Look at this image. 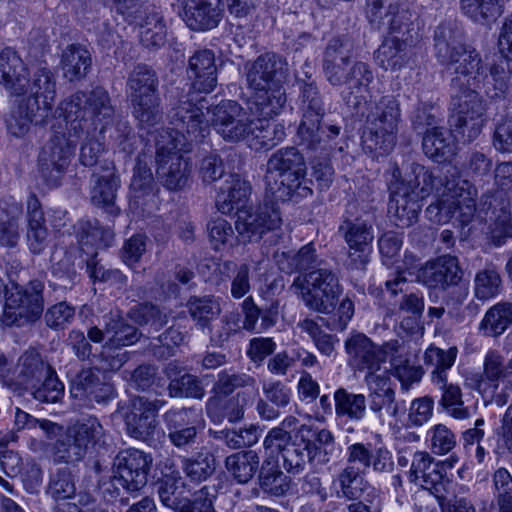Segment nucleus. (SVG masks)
I'll use <instances>...</instances> for the list:
<instances>
[{
	"label": "nucleus",
	"instance_id": "obj_59",
	"mask_svg": "<svg viewBox=\"0 0 512 512\" xmlns=\"http://www.w3.org/2000/svg\"><path fill=\"white\" fill-rule=\"evenodd\" d=\"M461 12L475 23L489 24L501 16L504 0H460Z\"/></svg>",
	"mask_w": 512,
	"mask_h": 512
},
{
	"label": "nucleus",
	"instance_id": "obj_45",
	"mask_svg": "<svg viewBox=\"0 0 512 512\" xmlns=\"http://www.w3.org/2000/svg\"><path fill=\"white\" fill-rule=\"evenodd\" d=\"M91 64V54L81 44H70L62 51L60 66L64 78L70 82L85 78L91 68Z\"/></svg>",
	"mask_w": 512,
	"mask_h": 512
},
{
	"label": "nucleus",
	"instance_id": "obj_8",
	"mask_svg": "<svg viewBox=\"0 0 512 512\" xmlns=\"http://www.w3.org/2000/svg\"><path fill=\"white\" fill-rule=\"evenodd\" d=\"M291 287L308 309L322 314L335 311L343 292L337 273L326 263L299 274Z\"/></svg>",
	"mask_w": 512,
	"mask_h": 512
},
{
	"label": "nucleus",
	"instance_id": "obj_43",
	"mask_svg": "<svg viewBox=\"0 0 512 512\" xmlns=\"http://www.w3.org/2000/svg\"><path fill=\"white\" fill-rule=\"evenodd\" d=\"M212 390L216 396L224 397L230 396L236 390H238L237 393H250V395H258L259 392L255 377L234 368L219 371Z\"/></svg>",
	"mask_w": 512,
	"mask_h": 512
},
{
	"label": "nucleus",
	"instance_id": "obj_58",
	"mask_svg": "<svg viewBox=\"0 0 512 512\" xmlns=\"http://www.w3.org/2000/svg\"><path fill=\"white\" fill-rule=\"evenodd\" d=\"M333 484L338 486L337 495L347 500H358L368 486L362 470L345 466L334 477Z\"/></svg>",
	"mask_w": 512,
	"mask_h": 512
},
{
	"label": "nucleus",
	"instance_id": "obj_35",
	"mask_svg": "<svg viewBox=\"0 0 512 512\" xmlns=\"http://www.w3.org/2000/svg\"><path fill=\"white\" fill-rule=\"evenodd\" d=\"M104 174L92 175V187L90 191L91 201L95 206L103 208L107 213L117 215L119 209L115 206L117 190L120 187V180L113 172V164L104 161Z\"/></svg>",
	"mask_w": 512,
	"mask_h": 512
},
{
	"label": "nucleus",
	"instance_id": "obj_10",
	"mask_svg": "<svg viewBox=\"0 0 512 512\" xmlns=\"http://www.w3.org/2000/svg\"><path fill=\"white\" fill-rule=\"evenodd\" d=\"M171 96L168 117L170 123L180 134L187 144L202 143L209 135L210 128L205 118L204 110H210L209 102L206 97L201 96L199 92L188 88Z\"/></svg>",
	"mask_w": 512,
	"mask_h": 512
},
{
	"label": "nucleus",
	"instance_id": "obj_39",
	"mask_svg": "<svg viewBox=\"0 0 512 512\" xmlns=\"http://www.w3.org/2000/svg\"><path fill=\"white\" fill-rule=\"evenodd\" d=\"M40 110V104L35 98L22 99L6 120L8 132L15 137H22L29 131L32 123L44 124L50 114L43 113L42 116Z\"/></svg>",
	"mask_w": 512,
	"mask_h": 512
},
{
	"label": "nucleus",
	"instance_id": "obj_37",
	"mask_svg": "<svg viewBox=\"0 0 512 512\" xmlns=\"http://www.w3.org/2000/svg\"><path fill=\"white\" fill-rule=\"evenodd\" d=\"M56 84V76L46 64L40 63L33 68L28 86L30 95L27 98H35L36 102L40 104L42 114H51L52 112L56 97Z\"/></svg>",
	"mask_w": 512,
	"mask_h": 512
},
{
	"label": "nucleus",
	"instance_id": "obj_16",
	"mask_svg": "<svg viewBox=\"0 0 512 512\" xmlns=\"http://www.w3.org/2000/svg\"><path fill=\"white\" fill-rule=\"evenodd\" d=\"M44 287L40 279H32L26 284L12 283L4 308L6 322L22 326L38 320L44 310Z\"/></svg>",
	"mask_w": 512,
	"mask_h": 512
},
{
	"label": "nucleus",
	"instance_id": "obj_5",
	"mask_svg": "<svg viewBox=\"0 0 512 512\" xmlns=\"http://www.w3.org/2000/svg\"><path fill=\"white\" fill-rule=\"evenodd\" d=\"M301 121L297 130L299 146L308 151H322L327 143L338 137L341 126L321 124L326 109L323 96L314 81L300 83Z\"/></svg>",
	"mask_w": 512,
	"mask_h": 512
},
{
	"label": "nucleus",
	"instance_id": "obj_47",
	"mask_svg": "<svg viewBox=\"0 0 512 512\" xmlns=\"http://www.w3.org/2000/svg\"><path fill=\"white\" fill-rule=\"evenodd\" d=\"M51 372H53L52 367L35 350L24 352L15 370L18 383L27 388L35 387V384H39Z\"/></svg>",
	"mask_w": 512,
	"mask_h": 512
},
{
	"label": "nucleus",
	"instance_id": "obj_63",
	"mask_svg": "<svg viewBox=\"0 0 512 512\" xmlns=\"http://www.w3.org/2000/svg\"><path fill=\"white\" fill-rule=\"evenodd\" d=\"M132 114L140 129L150 130L161 124L164 117L160 96L131 102Z\"/></svg>",
	"mask_w": 512,
	"mask_h": 512
},
{
	"label": "nucleus",
	"instance_id": "obj_15",
	"mask_svg": "<svg viewBox=\"0 0 512 512\" xmlns=\"http://www.w3.org/2000/svg\"><path fill=\"white\" fill-rule=\"evenodd\" d=\"M278 202L266 194L264 202L254 211H241L238 214L235 229L242 242H258L269 233L271 243L279 241L282 218Z\"/></svg>",
	"mask_w": 512,
	"mask_h": 512
},
{
	"label": "nucleus",
	"instance_id": "obj_20",
	"mask_svg": "<svg viewBox=\"0 0 512 512\" xmlns=\"http://www.w3.org/2000/svg\"><path fill=\"white\" fill-rule=\"evenodd\" d=\"M54 135L42 148L38 156V167L41 177L49 186H58L65 170L71 162L77 139L73 132Z\"/></svg>",
	"mask_w": 512,
	"mask_h": 512
},
{
	"label": "nucleus",
	"instance_id": "obj_28",
	"mask_svg": "<svg viewBox=\"0 0 512 512\" xmlns=\"http://www.w3.org/2000/svg\"><path fill=\"white\" fill-rule=\"evenodd\" d=\"M0 84L11 95L22 96L28 92V67L11 47H5L0 52Z\"/></svg>",
	"mask_w": 512,
	"mask_h": 512
},
{
	"label": "nucleus",
	"instance_id": "obj_49",
	"mask_svg": "<svg viewBox=\"0 0 512 512\" xmlns=\"http://www.w3.org/2000/svg\"><path fill=\"white\" fill-rule=\"evenodd\" d=\"M77 239L80 250L88 257L93 252L86 251L88 247H109L114 242V232L110 227H103L97 219L81 220L77 223Z\"/></svg>",
	"mask_w": 512,
	"mask_h": 512
},
{
	"label": "nucleus",
	"instance_id": "obj_56",
	"mask_svg": "<svg viewBox=\"0 0 512 512\" xmlns=\"http://www.w3.org/2000/svg\"><path fill=\"white\" fill-rule=\"evenodd\" d=\"M412 48L413 46L404 45V42L389 37L375 51V59L385 70H398L408 63Z\"/></svg>",
	"mask_w": 512,
	"mask_h": 512
},
{
	"label": "nucleus",
	"instance_id": "obj_60",
	"mask_svg": "<svg viewBox=\"0 0 512 512\" xmlns=\"http://www.w3.org/2000/svg\"><path fill=\"white\" fill-rule=\"evenodd\" d=\"M225 467L238 483L245 484L259 469V456L253 450L233 453L226 457Z\"/></svg>",
	"mask_w": 512,
	"mask_h": 512
},
{
	"label": "nucleus",
	"instance_id": "obj_50",
	"mask_svg": "<svg viewBox=\"0 0 512 512\" xmlns=\"http://www.w3.org/2000/svg\"><path fill=\"white\" fill-rule=\"evenodd\" d=\"M250 194V186L247 182L241 180L238 176H232L231 182L220 188L216 195V208L225 215L232 214L234 211L237 215L241 212L240 208L245 205L247 197Z\"/></svg>",
	"mask_w": 512,
	"mask_h": 512
},
{
	"label": "nucleus",
	"instance_id": "obj_18",
	"mask_svg": "<svg viewBox=\"0 0 512 512\" xmlns=\"http://www.w3.org/2000/svg\"><path fill=\"white\" fill-rule=\"evenodd\" d=\"M211 126L228 143H238L253 136L257 125L246 110L234 100H222L213 106Z\"/></svg>",
	"mask_w": 512,
	"mask_h": 512
},
{
	"label": "nucleus",
	"instance_id": "obj_24",
	"mask_svg": "<svg viewBox=\"0 0 512 512\" xmlns=\"http://www.w3.org/2000/svg\"><path fill=\"white\" fill-rule=\"evenodd\" d=\"M71 397L83 407L94 404H107L115 397V389L109 382L103 381L92 368L80 370L70 381Z\"/></svg>",
	"mask_w": 512,
	"mask_h": 512
},
{
	"label": "nucleus",
	"instance_id": "obj_26",
	"mask_svg": "<svg viewBox=\"0 0 512 512\" xmlns=\"http://www.w3.org/2000/svg\"><path fill=\"white\" fill-rule=\"evenodd\" d=\"M151 158L152 152H143L138 155L130 183V207L143 212L150 210L155 205L159 191L149 167Z\"/></svg>",
	"mask_w": 512,
	"mask_h": 512
},
{
	"label": "nucleus",
	"instance_id": "obj_36",
	"mask_svg": "<svg viewBox=\"0 0 512 512\" xmlns=\"http://www.w3.org/2000/svg\"><path fill=\"white\" fill-rule=\"evenodd\" d=\"M27 232L26 241L30 252L40 255L49 244L48 230L42 205L35 194H30L27 203Z\"/></svg>",
	"mask_w": 512,
	"mask_h": 512
},
{
	"label": "nucleus",
	"instance_id": "obj_1",
	"mask_svg": "<svg viewBox=\"0 0 512 512\" xmlns=\"http://www.w3.org/2000/svg\"><path fill=\"white\" fill-rule=\"evenodd\" d=\"M437 61L455 76L451 79V126L456 138L472 142L481 133L485 107L478 90L490 98H501L510 86L509 65L483 63L480 54L463 43L462 34L450 24L437 26L434 32Z\"/></svg>",
	"mask_w": 512,
	"mask_h": 512
},
{
	"label": "nucleus",
	"instance_id": "obj_17",
	"mask_svg": "<svg viewBox=\"0 0 512 512\" xmlns=\"http://www.w3.org/2000/svg\"><path fill=\"white\" fill-rule=\"evenodd\" d=\"M161 140L155 139L156 174L159 182L169 191L183 189L190 177L191 165L178 151L176 140L165 132Z\"/></svg>",
	"mask_w": 512,
	"mask_h": 512
},
{
	"label": "nucleus",
	"instance_id": "obj_4",
	"mask_svg": "<svg viewBox=\"0 0 512 512\" xmlns=\"http://www.w3.org/2000/svg\"><path fill=\"white\" fill-rule=\"evenodd\" d=\"M266 167V194L276 201L298 202L312 195V189L305 180L306 162L296 147L275 151L269 157Z\"/></svg>",
	"mask_w": 512,
	"mask_h": 512
},
{
	"label": "nucleus",
	"instance_id": "obj_40",
	"mask_svg": "<svg viewBox=\"0 0 512 512\" xmlns=\"http://www.w3.org/2000/svg\"><path fill=\"white\" fill-rule=\"evenodd\" d=\"M127 94L131 102L160 96L156 72L146 64H138L129 73Z\"/></svg>",
	"mask_w": 512,
	"mask_h": 512
},
{
	"label": "nucleus",
	"instance_id": "obj_7",
	"mask_svg": "<svg viewBox=\"0 0 512 512\" xmlns=\"http://www.w3.org/2000/svg\"><path fill=\"white\" fill-rule=\"evenodd\" d=\"M56 113L69 124L70 133L80 138L91 126L111 120L114 108L108 92L96 87L88 93L78 91L64 99Z\"/></svg>",
	"mask_w": 512,
	"mask_h": 512
},
{
	"label": "nucleus",
	"instance_id": "obj_6",
	"mask_svg": "<svg viewBox=\"0 0 512 512\" xmlns=\"http://www.w3.org/2000/svg\"><path fill=\"white\" fill-rule=\"evenodd\" d=\"M400 120V104L394 96H382L377 102H371L361 137L363 149L374 157L390 153L397 141Z\"/></svg>",
	"mask_w": 512,
	"mask_h": 512
},
{
	"label": "nucleus",
	"instance_id": "obj_48",
	"mask_svg": "<svg viewBox=\"0 0 512 512\" xmlns=\"http://www.w3.org/2000/svg\"><path fill=\"white\" fill-rule=\"evenodd\" d=\"M275 261L279 269L287 274L296 271L313 270L319 265H324L322 260H318L314 244L308 243L301 247L297 252L275 253Z\"/></svg>",
	"mask_w": 512,
	"mask_h": 512
},
{
	"label": "nucleus",
	"instance_id": "obj_21",
	"mask_svg": "<svg viewBox=\"0 0 512 512\" xmlns=\"http://www.w3.org/2000/svg\"><path fill=\"white\" fill-rule=\"evenodd\" d=\"M491 213V223L488 227V238L490 242L501 247L512 238V210L509 192L503 189H496L493 192L485 193L480 198L479 214L487 216Z\"/></svg>",
	"mask_w": 512,
	"mask_h": 512
},
{
	"label": "nucleus",
	"instance_id": "obj_9",
	"mask_svg": "<svg viewBox=\"0 0 512 512\" xmlns=\"http://www.w3.org/2000/svg\"><path fill=\"white\" fill-rule=\"evenodd\" d=\"M153 465V457L138 449L120 452L114 461L113 475L100 485L103 497L113 501L122 495L139 492L148 481V475Z\"/></svg>",
	"mask_w": 512,
	"mask_h": 512
},
{
	"label": "nucleus",
	"instance_id": "obj_23",
	"mask_svg": "<svg viewBox=\"0 0 512 512\" xmlns=\"http://www.w3.org/2000/svg\"><path fill=\"white\" fill-rule=\"evenodd\" d=\"M246 82L248 87L255 91L282 85L289 75L287 60L274 52H267L258 56L253 62L245 65Z\"/></svg>",
	"mask_w": 512,
	"mask_h": 512
},
{
	"label": "nucleus",
	"instance_id": "obj_57",
	"mask_svg": "<svg viewBox=\"0 0 512 512\" xmlns=\"http://www.w3.org/2000/svg\"><path fill=\"white\" fill-rule=\"evenodd\" d=\"M104 320L107 343L122 348L139 340L141 334L137 327L129 324L122 316L110 313L104 316Z\"/></svg>",
	"mask_w": 512,
	"mask_h": 512
},
{
	"label": "nucleus",
	"instance_id": "obj_13",
	"mask_svg": "<svg viewBox=\"0 0 512 512\" xmlns=\"http://www.w3.org/2000/svg\"><path fill=\"white\" fill-rule=\"evenodd\" d=\"M103 427L95 416L83 417L67 427L52 448L54 462L76 463L82 460L103 436Z\"/></svg>",
	"mask_w": 512,
	"mask_h": 512
},
{
	"label": "nucleus",
	"instance_id": "obj_61",
	"mask_svg": "<svg viewBox=\"0 0 512 512\" xmlns=\"http://www.w3.org/2000/svg\"><path fill=\"white\" fill-rule=\"evenodd\" d=\"M424 309L425 300L422 293H404L398 302V311L406 315L401 321V327L409 332L420 329Z\"/></svg>",
	"mask_w": 512,
	"mask_h": 512
},
{
	"label": "nucleus",
	"instance_id": "obj_12",
	"mask_svg": "<svg viewBox=\"0 0 512 512\" xmlns=\"http://www.w3.org/2000/svg\"><path fill=\"white\" fill-rule=\"evenodd\" d=\"M301 447L290 451V466L296 467V475L305 470L307 463L327 465L340 458L342 448L336 443L333 433L326 428L302 424Z\"/></svg>",
	"mask_w": 512,
	"mask_h": 512
},
{
	"label": "nucleus",
	"instance_id": "obj_38",
	"mask_svg": "<svg viewBox=\"0 0 512 512\" xmlns=\"http://www.w3.org/2000/svg\"><path fill=\"white\" fill-rule=\"evenodd\" d=\"M264 399H259L256 410L263 420H275L281 410L288 407L292 399V389L280 380L264 383Z\"/></svg>",
	"mask_w": 512,
	"mask_h": 512
},
{
	"label": "nucleus",
	"instance_id": "obj_19",
	"mask_svg": "<svg viewBox=\"0 0 512 512\" xmlns=\"http://www.w3.org/2000/svg\"><path fill=\"white\" fill-rule=\"evenodd\" d=\"M337 232L348 246L347 268L364 271L372 252L373 226L361 218L343 216Z\"/></svg>",
	"mask_w": 512,
	"mask_h": 512
},
{
	"label": "nucleus",
	"instance_id": "obj_25",
	"mask_svg": "<svg viewBox=\"0 0 512 512\" xmlns=\"http://www.w3.org/2000/svg\"><path fill=\"white\" fill-rule=\"evenodd\" d=\"M408 478L411 483L429 490L437 499H441L442 494L445 493V484L448 482L445 465L435 461L425 451L413 453Z\"/></svg>",
	"mask_w": 512,
	"mask_h": 512
},
{
	"label": "nucleus",
	"instance_id": "obj_53",
	"mask_svg": "<svg viewBox=\"0 0 512 512\" xmlns=\"http://www.w3.org/2000/svg\"><path fill=\"white\" fill-rule=\"evenodd\" d=\"M509 375H512V359L505 364L499 352L489 351L484 359L483 373L473 374L466 381L470 388H474L479 387L480 383L497 384L501 378Z\"/></svg>",
	"mask_w": 512,
	"mask_h": 512
},
{
	"label": "nucleus",
	"instance_id": "obj_33",
	"mask_svg": "<svg viewBox=\"0 0 512 512\" xmlns=\"http://www.w3.org/2000/svg\"><path fill=\"white\" fill-rule=\"evenodd\" d=\"M189 85L199 93H209L217 85V67L215 56L211 50L203 49L196 51L189 59L187 68Z\"/></svg>",
	"mask_w": 512,
	"mask_h": 512
},
{
	"label": "nucleus",
	"instance_id": "obj_2",
	"mask_svg": "<svg viewBox=\"0 0 512 512\" xmlns=\"http://www.w3.org/2000/svg\"><path fill=\"white\" fill-rule=\"evenodd\" d=\"M443 168L429 169L418 163H406L400 168L394 164L387 182L388 214L400 228L412 226L422 209V201L431 193L441 197L425 210V216L435 224H446L455 219L457 190L454 180L444 182Z\"/></svg>",
	"mask_w": 512,
	"mask_h": 512
},
{
	"label": "nucleus",
	"instance_id": "obj_52",
	"mask_svg": "<svg viewBox=\"0 0 512 512\" xmlns=\"http://www.w3.org/2000/svg\"><path fill=\"white\" fill-rule=\"evenodd\" d=\"M144 13L146 14L144 18L141 15L136 18L140 19V41L147 49L158 50L167 41V29L163 17L155 8H146Z\"/></svg>",
	"mask_w": 512,
	"mask_h": 512
},
{
	"label": "nucleus",
	"instance_id": "obj_55",
	"mask_svg": "<svg viewBox=\"0 0 512 512\" xmlns=\"http://www.w3.org/2000/svg\"><path fill=\"white\" fill-rule=\"evenodd\" d=\"M458 349L455 346L442 349L430 345L424 353V364L431 369L432 383H442L447 379V371L450 370L457 358Z\"/></svg>",
	"mask_w": 512,
	"mask_h": 512
},
{
	"label": "nucleus",
	"instance_id": "obj_42",
	"mask_svg": "<svg viewBox=\"0 0 512 512\" xmlns=\"http://www.w3.org/2000/svg\"><path fill=\"white\" fill-rule=\"evenodd\" d=\"M180 467L185 477L193 483L208 480L216 472L217 460L206 446L188 456L180 458Z\"/></svg>",
	"mask_w": 512,
	"mask_h": 512
},
{
	"label": "nucleus",
	"instance_id": "obj_31",
	"mask_svg": "<svg viewBox=\"0 0 512 512\" xmlns=\"http://www.w3.org/2000/svg\"><path fill=\"white\" fill-rule=\"evenodd\" d=\"M163 373L168 379L167 392L170 398L202 400L205 397L206 391L201 379L186 372L178 362L167 363Z\"/></svg>",
	"mask_w": 512,
	"mask_h": 512
},
{
	"label": "nucleus",
	"instance_id": "obj_29",
	"mask_svg": "<svg viewBox=\"0 0 512 512\" xmlns=\"http://www.w3.org/2000/svg\"><path fill=\"white\" fill-rule=\"evenodd\" d=\"M182 19L193 31L216 28L222 17V0H183Z\"/></svg>",
	"mask_w": 512,
	"mask_h": 512
},
{
	"label": "nucleus",
	"instance_id": "obj_32",
	"mask_svg": "<svg viewBox=\"0 0 512 512\" xmlns=\"http://www.w3.org/2000/svg\"><path fill=\"white\" fill-rule=\"evenodd\" d=\"M381 26L387 29L391 38L404 42V45L416 47L422 38L418 15L404 6L384 14Z\"/></svg>",
	"mask_w": 512,
	"mask_h": 512
},
{
	"label": "nucleus",
	"instance_id": "obj_46",
	"mask_svg": "<svg viewBox=\"0 0 512 512\" xmlns=\"http://www.w3.org/2000/svg\"><path fill=\"white\" fill-rule=\"evenodd\" d=\"M301 431L302 425L299 426L294 435H289L287 431L282 428L274 427L267 433L263 445L266 450H270L273 454L277 452L281 455L283 460V467L288 474L296 475V467L290 466L289 453L293 448L301 447Z\"/></svg>",
	"mask_w": 512,
	"mask_h": 512
},
{
	"label": "nucleus",
	"instance_id": "obj_64",
	"mask_svg": "<svg viewBox=\"0 0 512 512\" xmlns=\"http://www.w3.org/2000/svg\"><path fill=\"white\" fill-rule=\"evenodd\" d=\"M442 392L440 405L453 418L465 420L470 418L471 413L468 407L464 406L461 388L445 379L442 383H433Z\"/></svg>",
	"mask_w": 512,
	"mask_h": 512
},
{
	"label": "nucleus",
	"instance_id": "obj_54",
	"mask_svg": "<svg viewBox=\"0 0 512 512\" xmlns=\"http://www.w3.org/2000/svg\"><path fill=\"white\" fill-rule=\"evenodd\" d=\"M241 311L244 316L242 325L239 324L238 315L224 316L222 320L224 322V332L220 334L222 341H227L232 334L240 331L241 329H244L248 332L259 333L258 320L260 319L261 311L260 308L255 304L252 296L246 297L241 303Z\"/></svg>",
	"mask_w": 512,
	"mask_h": 512
},
{
	"label": "nucleus",
	"instance_id": "obj_44",
	"mask_svg": "<svg viewBox=\"0 0 512 512\" xmlns=\"http://www.w3.org/2000/svg\"><path fill=\"white\" fill-rule=\"evenodd\" d=\"M334 411L338 419H345L353 423H359L367 415V398L364 394L349 392L340 387L335 390Z\"/></svg>",
	"mask_w": 512,
	"mask_h": 512
},
{
	"label": "nucleus",
	"instance_id": "obj_34",
	"mask_svg": "<svg viewBox=\"0 0 512 512\" xmlns=\"http://www.w3.org/2000/svg\"><path fill=\"white\" fill-rule=\"evenodd\" d=\"M257 395L250 393H236L221 399L219 396L209 397L205 403L206 413L213 422H222L227 419L230 423L237 422L244 417L245 407L251 405Z\"/></svg>",
	"mask_w": 512,
	"mask_h": 512
},
{
	"label": "nucleus",
	"instance_id": "obj_14",
	"mask_svg": "<svg viewBox=\"0 0 512 512\" xmlns=\"http://www.w3.org/2000/svg\"><path fill=\"white\" fill-rule=\"evenodd\" d=\"M463 270L459 266L458 258L452 255H442L427 261L416 272V279L428 289H452L451 300L460 305L468 296V288L461 285Z\"/></svg>",
	"mask_w": 512,
	"mask_h": 512
},
{
	"label": "nucleus",
	"instance_id": "obj_22",
	"mask_svg": "<svg viewBox=\"0 0 512 512\" xmlns=\"http://www.w3.org/2000/svg\"><path fill=\"white\" fill-rule=\"evenodd\" d=\"M170 443L177 449L192 448L202 430L201 412L193 407L173 408L163 414Z\"/></svg>",
	"mask_w": 512,
	"mask_h": 512
},
{
	"label": "nucleus",
	"instance_id": "obj_11",
	"mask_svg": "<svg viewBox=\"0 0 512 512\" xmlns=\"http://www.w3.org/2000/svg\"><path fill=\"white\" fill-rule=\"evenodd\" d=\"M166 404L165 400H150L144 396H134L129 400L124 414L127 434L152 448H158L166 438L160 427L158 412Z\"/></svg>",
	"mask_w": 512,
	"mask_h": 512
},
{
	"label": "nucleus",
	"instance_id": "obj_30",
	"mask_svg": "<svg viewBox=\"0 0 512 512\" xmlns=\"http://www.w3.org/2000/svg\"><path fill=\"white\" fill-rule=\"evenodd\" d=\"M345 350L353 368L369 371L366 380L371 378V374H375L383 362V353L379 351V347L363 333L352 334L345 341Z\"/></svg>",
	"mask_w": 512,
	"mask_h": 512
},
{
	"label": "nucleus",
	"instance_id": "obj_62",
	"mask_svg": "<svg viewBox=\"0 0 512 512\" xmlns=\"http://www.w3.org/2000/svg\"><path fill=\"white\" fill-rule=\"evenodd\" d=\"M512 324V303L500 302L487 310L480 323L484 335L496 337Z\"/></svg>",
	"mask_w": 512,
	"mask_h": 512
},
{
	"label": "nucleus",
	"instance_id": "obj_3",
	"mask_svg": "<svg viewBox=\"0 0 512 512\" xmlns=\"http://www.w3.org/2000/svg\"><path fill=\"white\" fill-rule=\"evenodd\" d=\"M354 45L347 35L332 37L323 52L322 71L333 87H342L340 97L356 113L366 103L363 93L368 91L374 75L371 67L353 57Z\"/></svg>",
	"mask_w": 512,
	"mask_h": 512
},
{
	"label": "nucleus",
	"instance_id": "obj_27",
	"mask_svg": "<svg viewBox=\"0 0 512 512\" xmlns=\"http://www.w3.org/2000/svg\"><path fill=\"white\" fill-rule=\"evenodd\" d=\"M367 382L375 384L368 395L367 405L370 412L375 414L380 421L383 422L385 418L397 421L400 416L405 414L406 401L396 398L389 378L371 374V378Z\"/></svg>",
	"mask_w": 512,
	"mask_h": 512
},
{
	"label": "nucleus",
	"instance_id": "obj_41",
	"mask_svg": "<svg viewBox=\"0 0 512 512\" xmlns=\"http://www.w3.org/2000/svg\"><path fill=\"white\" fill-rule=\"evenodd\" d=\"M258 484L264 494L283 497L291 490L292 479L280 468L274 456H268L259 468Z\"/></svg>",
	"mask_w": 512,
	"mask_h": 512
},
{
	"label": "nucleus",
	"instance_id": "obj_51",
	"mask_svg": "<svg viewBox=\"0 0 512 512\" xmlns=\"http://www.w3.org/2000/svg\"><path fill=\"white\" fill-rule=\"evenodd\" d=\"M422 150L436 162L445 161L454 153L453 135L440 126L427 128L422 137Z\"/></svg>",
	"mask_w": 512,
	"mask_h": 512
}]
</instances>
